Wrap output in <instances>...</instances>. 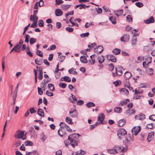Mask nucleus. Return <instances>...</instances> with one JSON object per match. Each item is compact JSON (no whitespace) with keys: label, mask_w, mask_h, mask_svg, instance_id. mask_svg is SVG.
I'll list each match as a JSON object with an SVG mask.
<instances>
[{"label":"nucleus","mask_w":155,"mask_h":155,"mask_svg":"<svg viewBox=\"0 0 155 155\" xmlns=\"http://www.w3.org/2000/svg\"><path fill=\"white\" fill-rule=\"evenodd\" d=\"M25 145L27 146H33V143L30 141H26L25 143Z\"/></svg>","instance_id":"58836bf2"},{"label":"nucleus","mask_w":155,"mask_h":155,"mask_svg":"<svg viewBox=\"0 0 155 155\" xmlns=\"http://www.w3.org/2000/svg\"><path fill=\"white\" fill-rule=\"evenodd\" d=\"M38 92L40 95H41L43 94V92L41 88L38 87Z\"/></svg>","instance_id":"69168bd1"},{"label":"nucleus","mask_w":155,"mask_h":155,"mask_svg":"<svg viewBox=\"0 0 155 155\" xmlns=\"http://www.w3.org/2000/svg\"><path fill=\"white\" fill-rule=\"evenodd\" d=\"M59 85L62 88H64L66 87L67 84L64 83H61L59 84Z\"/></svg>","instance_id":"3c124183"},{"label":"nucleus","mask_w":155,"mask_h":155,"mask_svg":"<svg viewBox=\"0 0 155 155\" xmlns=\"http://www.w3.org/2000/svg\"><path fill=\"white\" fill-rule=\"evenodd\" d=\"M107 58L109 60H110L111 61L114 62H116V59L114 55H110L109 56L107 55Z\"/></svg>","instance_id":"4468645a"},{"label":"nucleus","mask_w":155,"mask_h":155,"mask_svg":"<svg viewBox=\"0 0 155 155\" xmlns=\"http://www.w3.org/2000/svg\"><path fill=\"white\" fill-rule=\"evenodd\" d=\"M70 5H61V8L63 10H67L71 6Z\"/></svg>","instance_id":"b1692460"},{"label":"nucleus","mask_w":155,"mask_h":155,"mask_svg":"<svg viewBox=\"0 0 155 155\" xmlns=\"http://www.w3.org/2000/svg\"><path fill=\"white\" fill-rule=\"evenodd\" d=\"M16 97H17V95H16V94L15 95H14L13 96V103H12L11 104V105H13V107H12V109H14V105H15V101H16Z\"/></svg>","instance_id":"e433bc0d"},{"label":"nucleus","mask_w":155,"mask_h":155,"mask_svg":"<svg viewBox=\"0 0 155 155\" xmlns=\"http://www.w3.org/2000/svg\"><path fill=\"white\" fill-rule=\"evenodd\" d=\"M100 124V122H96L94 124L90 125V129L91 130L93 129L97 126Z\"/></svg>","instance_id":"ea45409f"},{"label":"nucleus","mask_w":155,"mask_h":155,"mask_svg":"<svg viewBox=\"0 0 155 155\" xmlns=\"http://www.w3.org/2000/svg\"><path fill=\"white\" fill-rule=\"evenodd\" d=\"M130 39V35L128 34H126L124 35L120 38V40L122 42H127L129 41Z\"/></svg>","instance_id":"6e6552de"},{"label":"nucleus","mask_w":155,"mask_h":155,"mask_svg":"<svg viewBox=\"0 0 155 155\" xmlns=\"http://www.w3.org/2000/svg\"><path fill=\"white\" fill-rule=\"evenodd\" d=\"M48 87L51 91H54V85L52 84H49L48 85Z\"/></svg>","instance_id":"c03bdc74"},{"label":"nucleus","mask_w":155,"mask_h":155,"mask_svg":"<svg viewBox=\"0 0 155 155\" xmlns=\"http://www.w3.org/2000/svg\"><path fill=\"white\" fill-rule=\"evenodd\" d=\"M29 111L30 112V113L31 114H32L34 113H36L37 112L36 110H35L34 108L33 107L30 108L29 109Z\"/></svg>","instance_id":"680f3d73"},{"label":"nucleus","mask_w":155,"mask_h":155,"mask_svg":"<svg viewBox=\"0 0 155 155\" xmlns=\"http://www.w3.org/2000/svg\"><path fill=\"white\" fill-rule=\"evenodd\" d=\"M80 136V135L78 134H73L68 136V139L70 141V143L73 147L78 145L77 142Z\"/></svg>","instance_id":"f257e3e1"},{"label":"nucleus","mask_w":155,"mask_h":155,"mask_svg":"<svg viewBox=\"0 0 155 155\" xmlns=\"http://www.w3.org/2000/svg\"><path fill=\"white\" fill-rule=\"evenodd\" d=\"M154 133L153 131H151L149 133L147 138V140L148 142L150 141L154 138Z\"/></svg>","instance_id":"9d476101"},{"label":"nucleus","mask_w":155,"mask_h":155,"mask_svg":"<svg viewBox=\"0 0 155 155\" xmlns=\"http://www.w3.org/2000/svg\"><path fill=\"white\" fill-rule=\"evenodd\" d=\"M120 91H121L124 92L126 94H128L129 93L128 91L125 88H122Z\"/></svg>","instance_id":"4d7b16f0"},{"label":"nucleus","mask_w":155,"mask_h":155,"mask_svg":"<svg viewBox=\"0 0 155 155\" xmlns=\"http://www.w3.org/2000/svg\"><path fill=\"white\" fill-rule=\"evenodd\" d=\"M126 121L124 119L120 120L118 122V125L120 127H123L125 124Z\"/></svg>","instance_id":"412c9836"},{"label":"nucleus","mask_w":155,"mask_h":155,"mask_svg":"<svg viewBox=\"0 0 155 155\" xmlns=\"http://www.w3.org/2000/svg\"><path fill=\"white\" fill-rule=\"evenodd\" d=\"M80 5L81 6H80V7L79 8L80 9H81L83 8H88L90 6L89 5H86L84 4H80Z\"/></svg>","instance_id":"09e8293b"},{"label":"nucleus","mask_w":155,"mask_h":155,"mask_svg":"<svg viewBox=\"0 0 155 155\" xmlns=\"http://www.w3.org/2000/svg\"><path fill=\"white\" fill-rule=\"evenodd\" d=\"M146 72L149 75H152L153 74V70L152 68H150L146 70Z\"/></svg>","instance_id":"72a5a7b5"},{"label":"nucleus","mask_w":155,"mask_h":155,"mask_svg":"<svg viewBox=\"0 0 155 155\" xmlns=\"http://www.w3.org/2000/svg\"><path fill=\"white\" fill-rule=\"evenodd\" d=\"M56 46L55 45H51L49 48H48V50L50 51L54 50L55 49Z\"/></svg>","instance_id":"8fccbe9b"},{"label":"nucleus","mask_w":155,"mask_h":155,"mask_svg":"<svg viewBox=\"0 0 155 155\" xmlns=\"http://www.w3.org/2000/svg\"><path fill=\"white\" fill-rule=\"evenodd\" d=\"M133 136L130 134L127 135L125 140V142L127 143L129 142L133 141Z\"/></svg>","instance_id":"ddd939ff"},{"label":"nucleus","mask_w":155,"mask_h":155,"mask_svg":"<svg viewBox=\"0 0 155 155\" xmlns=\"http://www.w3.org/2000/svg\"><path fill=\"white\" fill-rule=\"evenodd\" d=\"M65 29L66 31H67L68 32H73L74 30L73 28L68 27L66 28Z\"/></svg>","instance_id":"bf43d9fd"},{"label":"nucleus","mask_w":155,"mask_h":155,"mask_svg":"<svg viewBox=\"0 0 155 155\" xmlns=\"http://www.w3.org/2000/svg\"><path fill=\"white\" fill-rule=\"evenodd\" d=\"M17 134L15 135V137L17 139L21 138L22 140H25L26 139V137L25 136L24 137V133L23 131L20 130H18L16 132Z\"/></svg>","instance_id":"f03ea898"},{"label":"nucleus","mask_w":155,"mask_h":155,"mask_svg":"<svg viewBox=\"0 0 155 155\" xmlns=\"http://www.w3.org/2000/svg\"><path fill=\"white\" fill-rule=\"evenodd\" d=\"M135 111L134 109H128L126 111V113L127 115H130L135 113Z\"/></svg>","instance_id":"5701e85b"},{"label":"nucleus","mask_w":155,"mask_h":155,"mask_svg":"<svg viewBox=\"0 0 155 155\" xmlns=\"http://www.w3.org/2000/svg\"><path fill=\"white\" fill-rule=\"evenodd\" d=\"M127 134L126 131L123 128L120 129L118 130L117 135L119 139L120 140L122 139L123 136Z\"/></svg>","instance_id":"7ed1b4c3"},{"label":"nucleus","mask_w":155,"mask_h":155,"mask_svg":"<svg viewBox=\"0 0 155 155\" xmlns=\"http://www.w3.org/2000/svg\"><path fill=\"white\" fill-rule=\"evenodd\" d=\"M107 152L110 154H115L117 152L115 149H108Z\"/></svg>","instance_id":"4c0bfd02"},{"label":"nucleus","mask_w":155,"mask_h":155,"mask_svg":"<svg viewBox=\"0 0 155 155\" xmlns=\"http://www.w3.org/2000/svg\"><path fill=\"white\" fill-rule=\"evenodd\" d=\"M14 48L15 49V51L17 52H19L20 51L19 50L20 47L18 45H16L14 47Z\"/></svg>","instance_id":"37998d69"},{"label":"nucleus","mask_w":155,"mask_h":155,"mask_svg":"<svg viewBox=\"0 0 155 155\" xmlns=\"http://www.w3.org/2000/svg\"><path fill=\"white\" fill-rule=\"evenodd\" d=\"M114 68V66L113 64L111 63L109 65V70L110 71H112Z\"/></svg>","instance_id":"de8ad7c7"},{"label":"nucleus","mask_w":155,"mask_h":155,"mask_svg":"<svg viewBox=\"0 0 155 155\" xmlns=\"http://www.w3.org/2000/svg\"><path fill=\"white\" fill-rule=\"evenodd\" d=\"M149 119L155 121V115H150L149 117Z\"/></svg>","instance_id":"0e129e2a"},{"label":"nucleus","mask_w":155,"mask_h":155,"mask_svg":"<svg viewBox=\"0 0 155 155\" xmlns=\"http://www.w3.org/2000/svg\"><path fill=\"white\" fill-rule=\"evenodd\" d=\"M131 74L130 72L126 71L124 76V78L125 80L128 79L131 76Z\"/></svg>","instance_id":"f3484780"},{"label":"nucleus","mask_w":155,"mask_h":155,"mask_svg":"<svg viewBox=\"0 0 155 155\" xmlns=\"http://www.w3.org/2000/svg\"><path fill=\"white\" fill-rule=\"evenodd\" d=\"M31 155H39L37 151L36 150H34L31 152Z\"/></svg>","instance_id":"774afa93"},{"label":"nucleus","mask_w":155,"mask_h":155,"mask_svg":"<svg viewBox=\"0 0 155 155\" xmlns=\"http://www.w3.org/2000/svg\"><path fill=\"white\" fill-rule=\"evenodd\" d=\"M129 101V100L128 99H126V101H121L120 103L118 105H119L123 106L124 105H126L127 104V103L126 101Z\"/></svg>","instance_id":"79ce46f5"},{"label":"nucleus","mask_w":155,"mask_h":155,"mask_svg":"<svg viewBox=\"0 0 155 155\" xmlns=\"http://www.w3.org/2000/svg\"><path fill=\"white\" fill-rule=\"evenodd\" d=\"M120 49L116 48L113 50V52L115 54L118 55L120 53Z\"/></svg>","instance_id":"c85d7f7f"},{"label":"nucleus","mask_w":155,"mask_h":155,"mask_svg":"<svg viewBox=\"0 0 155 155\" xmlns=\"http://www.w3.org/2000/svg\"><path fill=\"white\" fill-rule=\"evenodd\" d=\"M115 69L117 75L118 76L121 75L123 74L122 69L123 68L119 65H117L115 67Z\"/></svg>","instance_id":"39448f33"},{"label":"nucleus","mask_w":155,"mask_h":155,"mask_svg":"<svg viewBox=\"0 0 155 155\" xmlns=\"http://www.w3.org/2000/svg\"><path fill=\"white\" fill-rule=\"evenodd\" d=\"M151 57L148 58L147 60H150V61L148 62H147L146 61H145L143 63V66L144 68H147L148 67L149 64L151 62Z\"/></svg>","instance_id":"f8f14e48"},{"label":"nucleus","mask_w":155,"mask_h":155,"mask_svg":"<svg viewBox=\"0 0 155 155\" xmlns=\"http://www.w3.org/2000/svg\"><path fill=\"white\" fill-rule=\"evenodd\" d=\"M69 113L71 114V116L72 117H77L78 113L75 109L73 111H69Z\"/></svg>","instance_id":"2eb2a0df"},{"label":"nucleus","mask_w":155,"mask_h":155,"mask_svg":"<svg viewBox=\"0 0 155 155\" xmlns=\"http://www.w3.org/2000/svg\"><path fill=\"white\" fill-rule=\"evenodd\" d=\"M98 59L99 63L101 64L103 63L104 60V57L102 55L99 56L98 58Z\"/></svg>","instance_id":"a878e982"},{"label":"nucleus","mask_w":155,"mask_h":155,"mask_svg":"<svg viewBox=\"0 0 155 155\" xmlns=\"http://www.w3.org/2000/svg\"><path fill=\"white\" fill-rule=\"evenodd\" d=\"M55 13L56 15L57 16H61L63 14V12L59 8H57L55 9Z\"/></svg>","instance_id":"dca6fc26"},{"label":"nucleus","mask_w":155,"mask_h":155,"mask_svg":"<svg viewBox=\"0 0 155 155\" xmlns=\"http://www.w3.org/2000/svg\"><path fill=\"white\" fill-rule=\"evenodd\" d=\"M38 25L39 26L42 27L44 25V22L42 20H40L38 21Z\"/></svg>","instance_id":"5fc2aeb1"},{"label":"nucleus","mask_w":155,"mask_h":155,"mask_svg":"<svg viewBox=\"0 0 155 155\" xmlns=\"http://www.w3.org/2000/svg\"><path fill=\"white\" fill-rule=\"evenodd\" d=\"M36 54L37 55L40 57H43V53L41 51L39 50H37V51Z\"/></svg>","instance_id":"a18cd8bd"},{"label":"nucleus","mask_w":155,"mask_h":155,"mask_svg":"<svg viewBox=\"0 0 155 155\" xmlns=\"http://www.w3.org/2000/svg\"><path fill=\"white\" fill-rule=\"evenodd\" d=\"M74 70L75 71L76 70V69L75 68H71L70 69H69L68 70V72L70 74H78L77 72L76 71H74Z\"/></svg>","instance_id":"bb28decb"},{"label":"nucleus","mask_w":155,"mask_h":155,"mask_svg":"<svg viewBox=\"0 0 155 155\" xmlns=\"http://www.w3.org/2000/svg\"><path fill=\"white\" fill-rule=\"evenodd\" d=\"M124 87H129V85H130L128 79H125V80L124 81Z\"/></svg>","instance_id":"473e14b6"},{"label":"nucleus","mask_w":155,"mask_h":155,"mask_svg":"<svg viewBox=\"0 0 155 155\" xmlns=\"http://www.w3.org/2000/svg\"><path fill=\"white\" fill-rule=\"evenodd\" d=\"M88 108H91L92 107H94L95 106V104L93 102H88L86 104Z\"/></svg>","instance_id":"c9c22d12"},{"label":"nucleus","mask_w":155,"mask_h":155,"mask_svg":"<svg viewBox=\"0 0 155 155\" xmlns=\"http://www.w3.org/2000/svg\"><path fill=\"white\" fill-rule=\"evenodd\" d=\"M89 34V32H86L85 33H82L81 34L80 36L82 38H84L85 37H87Z\"/></svg>","instance_id":"6e6d98bb"},{"label":"nucleus","mask_w":155,"mask_h":155,"mask_svg":"<svg viewBox=\"0 0 155 155\" xmlns=\"http://www.w3.org/2000/svg\"><path fill=\"white\" fill-rule=\"evenodd\" d=\"M135 5L138 7L141 8L143 6V4L141 2H137L135 3Z\"/></svg>","instance_id":"13d9d810"},{"label":"nucleus","mask_w":155,"mask_h":155,"mask_svg":"<svg viewBox=\"0 0 155 155\" xmlns=\"http://www.w3.org/2000/svg\"><path fill=\"white\" fill-rule=\"evenodd\" d=\"M147 136V134L144 133H141L140 134V139L142 141L144 140L145 137Z\"/></svg>","instance_id":"c756f323"},{"label":"nucleus","mask_w":155,"mask_h":155,"mask_svg":"<svg viewBox=\"0 0 155 155\" xmlns=\"http://www.w3.org/2000/svg\"><path fill=\"white\" fill-rule=\"evenodd\" d=\"M33 22V24H32L30 26V27L33 28L36 27H37V26L36 25V24L37 22L36 21H34Z\"/></svg>","instance_id":"338daca9"},{"label":"nucleus","mask_w":155,"mask_h":155,"mask_svg":"<svg viewBox=\"0 0 155 155\" xmlns=\"http://www.w3.org/2000/svg\"><path fill=\"white\" fill-rule=\"evenodd\" d=\"M122 110V108L120 107H116L114 109V111L117 113H121Z\"/></svg>","instance_id":"f704fd0d"},{"label":"nucleus","mask_w":155,"mask_h":155,"mask_svg":"<svg viewBox=\"0 0 155 155\" xmlns=\"http://www.w3.org/2000/svg\"><path fill=\"white\" fill-rule=\"evenodd\" d=\"M109 19L113 24L115 25L116 24V18L115 17L113 16L110 17H109Z\"/></svg>","instance_id":"cd10ccee"},{"label":"nucleus","mask_w":155,"mask_h":155,"mask_svg":"<svg viewBox=\"0 0 155 155\" xmlns=\"http://www.w3.org/2000/svg\"><path fill=\"white\" fill-rule=\"evenodd\" d=\"M153 127V124H149L147 125L146 126V128L148 129H152Z\"/></svg>","instance_id":"864d4df0"},{"label":"nucleus","mask_w":155,"mask_h":155,"mask_svg":"<svg viewBox=\"0 0 155 155\" xmlns=\"http://www.w3.org/2000/svg\"><path fill=\"white\" fill-rule=\"evenodd\" d=\"M137 41V39L136 37H133L132 40H131V44L132 46H134L136 45V43Z\"/></svg>","instance_id":"aec40b11"},{"label":"nucleus","mask_w":155,"mask_h":155,"mask_svg":"<svg viewBox=\"0 0 155 155\" xmlns=\"http://www.w3.org/2000/svg\"><path fill=\"white\" fill-rule=\"evenodd\" d=\"M58 135L61 137H66L67 134L64 128L60 127L58 131Z\"/></svg>","instance_id":"423d86ee"},{"label":"nucleus","mask_w":155,"mask_h":155,"mask_svg":"<svg viewBox=\"0 0 155 155\" xmlns=\"http://www.w3.org/2000/svg\"><path fill=\"white\" fill-rule=\"evenodd\" d=\"M74 14V11H70L69 12H68L66 13L65 14V16L66 18H67L68 16L70 15H73Z\"/></svg>","instance_id":"e2e57ef3"},{"label":"nucleus","mask_w":155,"mask_h":155,"mask_svg":"<svg viewBox=\"0 0 155 155\" xmlns=\"http://www.w3.org/2000/svg\"><path fill=\"white\" fill-rule=\"evenodd\" d=\"M154 22V19L153 17H150L149 19H147L145 21L146 23L149 24L153 23Z\"/></svg>","instance_id":"6ab92c4d"},{"label":"nucleus","mask_w":155,"mask_h":155,"mask_svg":"<svg viewBox=\"0 0 155 155\" xmlns=\"http://www.w3.org/2000/svg\"><path fill=\"white\" fill-rule=\"evenodd\" d=\"M30 38V36L28 35H26L25 36V42H26L27 43H28L29 41V39Z\"/></svg>","instance_id":"603ef678"},{"label":"nucleus","mask_w":155,"mask_h":155,"mask_svg":"<svg viewBox=\"0 0 155 155\" xmlns=\"http://www.w3.org/2000/svg\"><path fill=\"white\" fill-rule=\"evenodd\" d=\"M64 79V81L67 82H70L71 81V78L67 76H65L63 78Z\"/></svg>","instance_id":"a19ab883"},{"label":"nucleus","mask_w":155,"mask_h":155,"mask_svg":"<svg viewBox=\"0 0 155 155\" xmlns=\"http://www.w3.org/2000/svg\"><path fill=\"white\" fill-rule=\"evenodd\" d=\"M145 115L143 114H138L135 116V119L138 120H143L145 119Z\"/></svg>","instance_id":"9b49d317"},{"label":"nucleus","mask_w":155,"mask_h":155,"mask_svg":"<svg viewBox=\"0 0 155 155\" xmlns=\"http://www.w3.org/2000/svg\"><path fill=\"white\" fill-rule=\"evenodd\" d=\"M49 81H46L44 79V80L41 83V87H45V84L47 83Z\"/></svg>","instance_id":"49530a36"},{"label":"nucleus","mask_w":155,"mask_h":155,"mask_svg":"<svg viewBox=\"0 0 155 155\" xmlns=\"http://www.w3.org/2000/svg\"><path fill=\"white\" fill-rule=\"evenodd\" d=\"M126 18L127 20L129 22H131L132 21V18L129 15H128L127 16Z\"/></svg>","instance_id":"052dcab7"},{"label":"nucleus","mask_w":155,"mask_h":155,"mask_svg":"<svg viewBox=\"0 0 155 155\" xmlns=\"http://www.w3.org/2000/svg\"><path fill=\"white\" fill-rule=\"evenodd\" d=\"M66 121L69 124H72L73 122H72V119L70 117H67L65 118Z\"/></svg>","instance_id":"7c9ffc66"},{"label":"nucleus","mask_w":155,"mask_h":155,"mask_svg":"<svg viewBox=\"0 0 155 155\" xmlns=\"http://www.w3.org/2000/svg\"><path fill=\"white\" fill-rule=\"evenodd\" d=\"M80 61L81 62L84 63H87V61L85 56H82L80 57Z\"/></svg>","instance_id":"393cba45"},{"label":"nucleus","mask_w":155,"mask_h":155,"mask_svg":"<svg viewBox=\"0 0 155 155\" xmlns=\"http://www.w3.org/2000/svg\"><path fill=\"white\" fill-rule=\"evenodd\" d=\"M141 129V127L139 126L134 127L132 130V132L133 134L136 135L140 131Z\"/></svg>","instance_id":"0eeeda50"},{"label":"nucleus","mask_w":155,"mask_h":155,"mask_svg":"<svg viewBox=\"0 0 155 155\" xmlns=\"http://www.w3.org/2000/svg\"><path fill=\"white\" fill-rule=\"evenodd\" d=\"M103 47L101 45H100L94 49V52H96L98 53L101 54L103 51Z\"/></svg>","instance_id":"1a4fd4ad"},{"label":"nucleus","mask_w":155,"mask_h":155,"mask_svg":"<svg viewBox=\"0 0 155 155\" xmlns=\"http://www.w3.org/2000/svg\"><path fill=\"white\" fill-rule=\"evenodd\" d=\"M123 10L121 9L120 10L114 11V13L115 15L117 17L122 15L123 13Z\"/></svg>","instance_id":"4be33fe9"},{"label":"nucleus","mask_w":155,"mask_h":155,"mask_svg":"<svg viewBox=\"0 0 155 155\" xmlns=\"http://www.w3.org/2000/svg\"><path fill=\"white\" fill-rule=\"evenodd\" d=\"M104 118L105 116L103 113H101L99 114L97 117V120L100 122V124L101 123L102 124H105L107 123V122L106 121H103Z\"/></svg>","instance_id":"20e7f679"},{"label":"nucleus","mask_w":155,"mask_h":155,"mask_svg":"<svg viewBox=\"0 0 155 155\" xmlns=\"http://www.w3.org/2000/svg\"><path fill=\"white\" fill-rule=\"evenodd\" d=\"M38 114L41 117H44L45 116L43 110L41 108H39L38 110Z\"/></svg>","instance_id":"a211bd4d"},{"label":"nucleus","mask_w":155,"mask_h":155,"mask_svg":"<svg viewBox=\"0 0 155 155\" xmlns=\"http://www.w3.org/2000/svg\"><path fill=\"white\" fill-rule=\"evenodd\" d=\"M37 41V39L34 38H30L29 42L31 45L33 44Z\"/></svg>","instance_id":"2f4dec72"}]
</instances>
